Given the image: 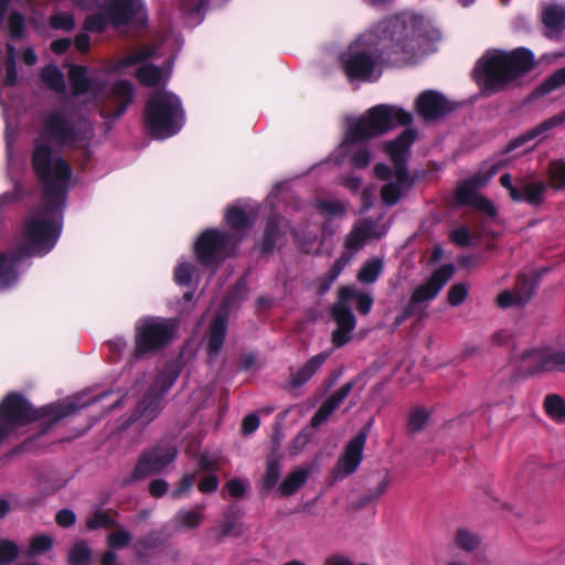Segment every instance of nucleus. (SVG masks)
<instances>
[{"instance_id": "obj_1", "label": "nucleus", "mask_w": 565, "mask_h": 565, "mask_svg": "<svg viewBox=\"0 0 565 565\" xmlns=\"http://www.w3.org/2000/svg\"><path fill=\"white\" fill-rule=\"evenodd\" d=\"M437 38L436 30L422 17L401 13L359 36L341 55V63L349 78L373 82L382 74L384 54L414 63L433 51Z\"/></svg>"}, {"instance_id": "obj_2", "label": "nucleus", "mask_w": 565, "mask_h": 565, "mask_svg": "<svg viewBox=\"0 0 565 565\" xmlns=\"http://www.w3.org/2000/svg\"><path fill=\"white\" fill-rule=\"evenodd\" d=\"M36 129L32 164L43 188L41 204L63 213L72 169L53 149L90 140L93 128L77 110L65 104L44 111Z\"/></svg>"}, {"instance_id": "obj_3", "label": "nucleus", "mask_w": 565, "mask_h": 565, "mask_svg": "<svg viewBox=\"0 0 565 565\" xmlns=\"http://www.w3.org/2000/svg\"><path fill=\"white\" fill-rule=\"evenodd\" d=\"M63 227V213L40 204L24 221L19 249L0 253V290L13 286L20 276L19 264L28 256H43L57 243Z\"/></svg>"}, {"instance_id": "obj_4", "label": "nucleus", "mask_w": 565, "mask_h": 565, "mask_svg": "<svg viewBox=\"0 0 565 565\" xmlns=\"http://www.w3.org/2000/svg\"><path fill=\"white\" fill-rule=\"evenodd\" d=\"M411 113L401 107L381 104L370 108L360 117H347L344 137L334 151V160L341 163L350 156L354 168H365L370 163V152L365 147L354 150L355 143L381 136L397 126L412 122Z\"/></svg>"}, {"instance_id": "obj_5", "label": "nucleus", "mask_w": 565, "mask_h": 565, "mask_svg": "<svg viewBox=\"0 0 565 565\" xmlns=\"http://www.w3.org/2000/svg\"><path fill=\"white\" fill-rule=\"evenodd\" d=\"M416 138L417 132L414 128L405 129L396 139L384 146L393 167L385 163H377L374 167L376 178L384 182L381 199L388 206L395 205L415 182L408 171L407 159Z\"/></svg>"}, {"instance_id": "obj_6", "label": "nucleus", "mask_w": 565, "mask_h": 565, "mask_svg": "<svg viewBox=\"0 0 565 565\" xmlns=\"http://www.w3.org/2000/svg\"><path fill=\"white\" fill-rule=\"evenodd\" d=\"M533 61V54L525 49H518L510 53L488 50L478 60L473 75L483 90L493 93L532 68Z\"/></svg>"}, {"instance_id": "obj_7", "label": "nucleus", "mask_w": 565, "mask_h": 565, "mask_svg": "<svg viewBox=\"0 0 565 565\" xmlns=\"http://www.w3.org/2000/svg\"><path fill=\"white\" fill-rule=\"evenodd\" d=\"M77 408L72 402H63L34 409L23 396L9 394L0 404V443L21 426L41 418L53 424L74 414Z\"/></svg>"}, {"instance_id": "obj_8", "label": "nucleus", "mask_w": 565, "mask_h": 565, "mask_svg": "<svg viewBox=\"0 0 565 565\" xmlns=\"http://www.w3.org/2000/svg\"><path fill=\"white\" fill-rule=\"evenodd\" d=\"M184 125L181 100L168 90H156L145 109V126L156 139H167L178 134Z\"/></svg>"}, {"instance_id": "obj_9", "label": "nucleus", "mask_w": 565, "mask_h": 565, "mask_svg": "<svg viewBox=\"0 0 565 565\" xmlns=\"http://www.w3.org/2000/svg\"><path fill=\"white\" fill-rule=\"evenodd\" d=\"M355 301L356 309L362 315H367L373 306V297L355 287L344 286L339 290L338 302L332 308V317L337 322V329L332 332V342L340 348L351 339L356 320L350 309V302Z\"/></svg>"}, {"instance_id": "obj_10", "label": "nucleus", "mask_w": 565, "mask_h": 565, "mask_svg": "<svg viewBox=\"0 0 565 565\" xmlns=\"http://www.w3.org/2000/svg\"><path fill=\"white\" fill-rule=\"evenodd\" d=\"M136 358L153 353L167 347L175 335L177 322L160 317H145L136 322Z\"/></svg>"}, {"instance_id": "obj_11", "label": "nucleus", "mask_w": 565, "mask_h": 565, "mask_svg": "<svg viewBox=\"0 0 565 565\" xmlns=\"http://www.w3.org/2000/svg\"><path fill=\"white\" fill-rule=\"evenodd\" d=\"M387 231L388 226L386 224H379V222L372 223L369 220L358 222L345 238V250L334 262L326 276L327 284L323 291L330 288L342 270L350 264L354 254L360 250L367 241L380 238L385 235Z\"/></svg>"}, {"instance_id": "obj_12", "label": "nucleus", "mask_w": 565, "mask_h": 565, "mask_svg": "<svg viewBox=\"0 0 565 565\" xmlns=\"http://www.w3.org/2000/svg\"><path fill=\"white\" fill-rule=\"evenodd\" d=\"M154 54V51L151 49H143L139 52L132 53L119 62L111 64L107 67L106 72L108 74H128L130 73V67L139 65L137 68V78L138 81L147 86L156 87L160 86L162 83H166L171 74V65L169 64L166 68H159L152 66L150 64H142L149 57Z\"/></svg>"}, {"instance_id": "obj_13", "label": "nucleus", "mask_w": 565, "mask_h": 565, "mask_svg": "<svg viewBox=\"0 0 565 565\" xmlns=\"http://www.w3.org/2000/svg\"><path fill=\"white\" fill-rule=\"evenodd\" d=\"M74 6L82 10L100 9L107 12L115 26L132 21L143 22L147 17L142 0H74Z\"/></svg>"}, {"instance_id": "obj_14", "label": "nucleus", "mask_w": 565, "mask_h": 565, "mask_svg": "<svg viewBox=\"0 0 565 565\" xmlns=\"http://www.w3.org/2000/svg\"><path fill=\"white\" fill-rule=\"evenodd\" d=\"M236 241L232 235L218 230L203 232L195 242L194 249L199 260L206 266L230 255Z\"/></svg>"}, {"instance_id": "obj_15", "label": "nucleus", "mask_w": 565, "mask_h": 565, "mask_svg": "<svg viewBox=\"0 0 565 565\" xmlns=\"http://www.w3.org/2000/svg\"><path fill=\"white\" fill-rule=\"evenodd\" d=\"M498 169L497 164H491L486 172H480L470 180L461 183L456 190V203L461 205H472L491 217L495 216L494 205L484 196L479 195L477 190L478 188L487 184L498 172Z\"/></svg>"}, {"instance_id": "obj_16", "label": "nucleus", "mask_w": 565, "mask_h": 565, "mask_svg": "<svg viewBox=\"0 0 565 565\" xmlns=\"http://www.w3.org/2000/svg\"><path fill=\"white\" fill-rule=\"evenodd\" d=\"M178 373L173 366H169L163 373L159 374L147 396L138 405L132 415V420H140L142 424L151 422L160 411L161 396L173 385Z\"/></svg>"}, {"instance_id": "obj_17", "label": "nucleus", "mask_w": 565, "mask_h": 565, "mask_svg": "<svg viewBox=\"0 0 565 565\" xmlns=\"http://www.w3.org/2000/svg\"><path fill=\"white\" fill-rule=\"evenodd\" d=\"M177 456L175 447L169 443H163L152 450L143 454L134 471L136 479L145 478L152 473H158L171 463Z\"/></svg>"}, {"instance_id": "obj_18", "label": "nucleus", "mask_w": 565, "mask_h": 565, "mask_svg": "<svg viewBox=\"0 0 565 565\" xmlns=\"http://www.w3.org/2000/svg\"><path fill=\"white\" fill-rule=\"evenodd\" d=\"M455 267L451 264L443 265L429 277V279L419 285L412 295V303L429 302L437 297L443 287L454 276Z\"/></svg>"}, {"instance_id": "obj_19", "label": "nucleus", "mask_w": 565, "mask_h": 565, "mask_svg": "<svg viewBox=\"0 0 565 565\" xmlns=\"http://www.w3.org/2000/svg\"><path fill=\"white\" fill-rule=\"evenodd\" d=\"M287 222L281 217H274L267 222L264 239L262 242L263 252H270L276 246H281L287 241V235L300 242L301 247L310 253L312 250L310 244L311 238L301 241L298 233L290 231L287 232Z\"/></svg>"}, {"instance_id": "obj_20", "label": "nucleus", "mask_w": 565, "mask_h": 565, "mask_svg": "<svg viewBox=\"0 0 565 565\" xmlns=\"http://www.w3.org/2000/svg\"><path fill=\"white\" fill-rule=\"evenodd\" d=\"M365 440L366 434L362 431L347 445L344 454L339 458L333 470L337 479H342L356 471L362 461Z\"/></svg>"}, {"instance_id": "obj_21", "label": "nucleus", "mask_w": 565, "mask_h": 565, "mask_svg": "<svg viewBox=\"0 0 565 565\" xmlns=\"http://www.w3.org/2000/svg\"><path fill=\"white\" fill-rule=\"evenodd\" d=\"M68 81L75 97L88 95L96 98L103 88V79L97 75H88L87 68L79 65H71Z\"/></svg>"}, {"instance_id": "obj_22", "label": "nucleus", "mask_w": 565, "mask_h": 565, "mask_svg": "<svg viewBox=\"0 0 565 565\" xmlns=\"http://www.w3.org/2000/svg\"><path fill=\"white\" fill-rule=\"evenodd\" d=\"M564 121L565 111L546 119L542 124L537 125L536 127L527 130L523 135L512 140L507 148V152H512L521 148V150L515 153V156H521L531 151L534 148L535 143L527 145L530 141H533L536 138H543V135L545 132L562 125Z\"/></svg>"}, {"instance_id": "obj_23", "label": "nucleus", "mask_w": 565, "mask_h": 565, "mask_svg": "<svg viewBox=\"0 0 565 565\" xmlns=\"http://www.w3.org/2000/svg\"><path fill=\"white\" fill-rule=\"evenodd\" d=\"M416 109L425 120H434L450 113L454 106L444 95L427 90L417 97Z\"/></svg>"}, {"instance_id": "obj_24", "label": "nucleus", "mask_w": 565, "mask_h": 565, "mask_svg": "<svg viewBox=\"0 0 565 565\" xmlns=\"http://www.w3.org/2000/svg\"><path fill=\"white\" fill-rule=\"evenodd\" d=\"M546 190L544 181L518 179V191H513V201L537 206L543 203Z\"/></svg>"}, {"instance_id": "obj_25", "label": "nucleus", "mask_w": 565, "mask_h": 565, "mask_svg": "<svg viewBox=\"0 0 565 565\" xmlns=\"http://www.w3.org/2000/svg\"><path fill=\"white\" fill-rule=\"evenodd\" d=\"M226 313L218 312L209 323L206 332V351L209 359L213 361L217 358L226 334Z\"/></svg>"}, {"instance_id": "obj_26", "label": "nucleus", "mask_w": 565, "mask_h": 565, "mask_svg": "<svg viewBox=\"0 0 565 565\" xmlns=\"http://www.w3.org/2000/svg\"><path fill=\"white\" fill-rule=\"evenodd\" d=\"M542 21L550 38L558 35L565 28V8L556 3L545 6Z\"/></svg>"}, {"instance_id": "obj_27", "label": "nucleus", "mask_w": 565, "mask_h": 565, "mask_svg": "<svg viewBox=\"0 0 565 565\" xmlns=\"http://www.w3.org/2000/svg\"><path fill=\"white\" fill-rule=\"evenodd\" d=\"M111 102L115 109L111 114L113 117L118 118L127 109L128 105L134 98V87L130 82L119 81L114 84L111 88Z\"/></svg>"}, {"instance_id": "obj_28", "label": "nucleus", "mask_w": 565, "mask_h": 565, "mask_svg": "<svg viewBox=\"0 0 565 565\" xmlns=\"http://www.w3.org/2000/svg\"><path fill=\"white\" fill-rule=\"evenodd\" d=\"M350 390L351 384H344L327 402H324L313 415L311 419L312 426L318 427L324 423L328 417L339 407L342 401L348 396Z\"/></svg>"}, {"instance_id": "obj_29", "label": "nucleus", "mask_w": 565, "mask_h": 565, "mask_svg": "<svg viewBox=\"0 0 565 565\" xmlns=\"http://www.w3.org/2000/svg\"><path fill=\"white\" fill-rule=\"evenodd\" d=\"M329 353L323 352L312 356L306 364L291 373L290 385L299 387L307 383L328 359Z\"/></svg>"}, {"instance_id": "obj_30", "label": "nucleus", "mask_w": 565, "mask_h": 565, "mask_svg": "<svg viewBox=\"0 0 565 565\" xmlns=\"http://www.w3.org/2000/svg\"><path fill=\"white\" fill-rule=\"evenodd\" d=\"M542 408L545 416L556 425H565V398L558 393L544 396Z\"/></svg>"}, {"instance_id": "obj_31", "label": "nucleus", "mask_w": 565, "mask_h": 565, "mask_svg": "<svg viewBox=\"0 0 565 565\" xmlns=\"http://www.w3.org/2000/svg\"><path fill=\"white\" fill-rule=\"evenodd\" d=\"M311 473V467H299L288 473L278 487L281 495L288 497L298 491Z\"/></svg>"}, {"instance_id": "obj_32", "label": "nucleus", "mask_w": 565, "mask_h": 565, "mask_svg": "<svg viewBox=\"0 0 565 565\" xmlns=\"http://www.w3.org/2000/svg\"><path fill=\"white\" fill-rule=\"evenodd\" d=\"M203 507L200 510H180L170 523L177 531H188L198 527L203 519Z\"/></svg>"}, {"instance_id": "obj_33", "label": "nucleus", "mask_w": 565, "mask_h": 565, "mask_svg": "<svg viewBox=\"0 0 565 565\" xmlns=\"http://www.w3.org/2000/svg\"><path fill=\"white\" fill-rule=\"evenodd\" d=\"M545 350H546V348L535 347V348L524 349L520 353V360L522 362V365L529 374L533 375V374L544 372L543 369L541 367V365L543 364V361L545 360Z\"/></svg>"}, {"instance_id": "obj_34", "label": "nucleus", "mask_w": 565, "mask_h": 565, "mask_svg": "<svg viewBox=\"0 0 565 565\" xmlns=\"http://www.w3.org/2000/svg\"><path fill=\"white\" fill-rule=\"evenodd\" d=\"M455 544L460 550L470 553L478 550L481 539L477 532L461 526L456 532Z\"/></svg>"}, {"instance_id": "obj_35", "label": "nucleus", "mask_w": 565, "mask_h": 565, "mask_svg": "<svg viewBox=\"0 0 565 565\" xmlns=\"http://www.w3.org/2000/svg\"><path fill=\"white\" fill-rule=\"evenodd\" d=\"M252 210L233 205L227 210L226 221L234 230L242 231L252 225Z\"/></svg>"}, {"instance_id": "obj_36", "label": "nucleus", "mask_w": 565, "mask_h": 565, "mask_svg": "<svg viewBox=\"0 0 565 565\" xmlns=\"http://www.w3.org/2000/svg\"><path fill=\"white\" fill-rule=\"evenodd\" d=\"M384 263L380 258H373L363 264L358 273V280L362 284H374L381 276Z\"/></svg>"}, {"instance_id": "obj_37", "label": "nucleus", "mask_w": 565, "mask_h": 565, "mask_svg": "<svg viewBox=\"0 0 565 565\" xmlns=\"http://www.w3.org/2000/svg\"><path fill=\"white\" fill-rule=\"evenodd\" d=\"M43 82L53 90L62 93L65 89L64 75L55 65H47L41 73Z\"/></svg>"}, {"instance_id": "obj_38", "label": "nucleus", "mask_w": 565, "mask_h": 565, "mask_svg": "<svg viewBox=\"0 0 565 565\" xmlns=\"http://www.w3.org/2000/svg\"><path fill=\"white\" fill-rule=\"evenodd\" d=\"M90 9L89 11H93ZM97 12L88 15L84 21V30L88 32H103L107 29L109 24H111L110 15L100 10L95 9Z\"/></svg>"}, {"instance_id": "obj_39", "label": "nucleus", "mask_w": 565, "mask_h": 565, "mask_svg": "<svg viewBox=\"0 0 565 565\" xmlns=\"http://www.w3.org/2000/svg\"><path fill=\"white\" fill-rule=\"evenodd\" d=\"M544 372H563L565 370V350H545V360L541 365Z\"/></svg>"}, {"instance_id": "obj_40", "label": "nucleus", "mask_w": 565, "mask_h": 565, "mask_svg": "<svg viewBox=\"0 0 565 565\" xmlns=\"http://www.w3.org/2000/svg\"><path fill=\"white\" fill-rule=\"evenodd\" d=\"M532 295V288L526 289V291L524 292H521L520 290H516L514 292L503 291L498 296L497 302L498 306L501 308H508L513 305L522 306L527 302Z\"/></svg>"}, {"instance_id": "obj_41", "label": "nucleus", "mask_w": 565, "mask_h": 565, "mask_svg": "<svg viewBox=\"0 0 565 565\" xmlns=\"http://www.w3.org/2000/svg\"><path fill=\"white\" fill-rule=\"evenodd\" d=\"M50 26L54 30L71 32L75 26V20L72 13L55 10L50 18Z\"/></svg>"}, {"instance_id": "obj_42", "label": "nucleus", "mask_w": 565, "mask_h": 565, "mask_svg": "<svg viewBox=\"0 0 565 565\" xmlns=\"http://www.w3.org/2000/svg\"><path fill=\"white\" fill-rule=\"evenodd\" d=\"M194 266L193 264L180 259L175 269H174V280L180 286H188L193 277L194 274Z\"/></svg>"}, {"instance_id": "obj_43", "label": "nucleus", "mask_w": 565, "mask_h": 565, "mask_svg": "<svg viewBox=\"0 0 565 565\" xmlns=\"http://www.w3.org/2000/svg\"><path fill=\"white\" fill-rule=\"evenodd\" d=\"M551 185L555 189L565 188V161H553L548 169Z\"/></svg>"}, {"instance_id": "obj_44", "label": "nucleus", "mask_w": 565, "mask_h": 565, "mask_svg": "<svg viewBox=\"0 0 565 565\" xmlns=\"http://www.w3.org/2000/svg\"><path fill=\"white\" fill-rule=\"evenodd\" d=\"M90 559V550L85 543L75 544L68 555L71 565H87Z\"/></svg>"}, {"instance_id": "obj_45", "label": "nucleus", "mask_w": 565, "mask_h": 565, "mask_svg": "<svg viewBox=\"0 0 565 565\" xmlns=\"http://www.w3.org/2000/svg\"><path fill=\"white\" fill-rule=\"evenodd\" d=\"M18 79L17 66H15V51L12 45L7 47V60H6V77L4 84L11 86L15 84Z\"/></svg>"}, {"instance_id": "obj_46", "label": "nucleus", "mask_w": 565, "mask_h": 565, "mask_svg": "<svg viewBox=\"0 0 565 565\" xmlns=\"http://www.w3.org/2000/svg\"><path fill=\"white\" fill-rule=\"evenodd\" d=\"M280 477V467L276 460H268L266 472L263 477V484L266 489H273L277 486Z\"/></svg>"}, {"instance_id": "obj_47", "label": "nucleus", "mask_w": 565, "mask_h": 565, "mask_svg": "<svg viewBox=\"0 0 565 565\" xmlns=\"http://www.w3.org/2000/svg\"><path fill=\"white\" fill-rule=\"evenodd\" d=\"M429 419V413L424 408H418L409 414L408 427L412 431L422 430Z\"/></svg>"}, {"instance_id": "obj_48", "label": "nucleus", "mask_w": 565, "mask_h": 565, "mask_svg": "<svg viewBox=\"0 0 565 565\" xmlns=\"http://www.w3.org/2000/svg\"><path fill=\"white\" fill-rule=\"evenodd\" d=\"M565 85V67L556 71L540 87L541 94H547L561 86Z\"/></svg>"}, {"instance_id": "obj_49", "label": "nucleus", "mask_w": 565, "mask_h": 565, "mask_svg": "<svg viewBox=\"0 0 565 565\" xmlns=\"http://www.w3.org/2000/svg\"><path fill=\"white\" fill-rule=\"evenodd\" d=\"M468 295V286L459 282L450 287L448 291V301L451 306L457 307L461 305Z\"/></svg>"}, {"instance_id": "obj_50", "label": "nucleus", "mask_w": 565, "mask_h": 565, "mask_svg": "<svg viewBox=\"0 0 565 565\" xmlns=\"http://www.w3.org/2000/svg\"><path fill=\"white\" fill-rule=\"evenodd\" d=\"M53 546V540L49 535H38L32 539L30 543V554L38 555L42 554Z\"/></svg>"}, {"instance_id": "obj_51", "label": "nucleus", "mask_w": 565, "mask_h": 565, "mask_svg": "<svg viewBox=\"0 0 565 565\" xmlns=\"http://www.w3.org/2000/svg\"><path fill=\"white\" fill-rule=\"evenodd\" d=\"M114 524V520L110 518V515L103 511L94 513V515L90 516L86 522L87 527L90 530L111 527Z\"/></svg>"}, {"instance_id": "obj_52", "label": "nucleus", "mask_w": 565, "mask_h": 565, "mask_svg": "<svg viewBox=\"0 0 565 565\" xmlns=\"http://www.w3.org/2000/svg\"><path fill=\"white\" fill-rule=\"evenodd\" d=\"M317 207L323 215L329 217L340 215L345 210L344 204L340 201H321Z\"/></svg>"}, {"instance_id": "obj_53", "label": "nucleus", "mask_w": 565, "mask_h": 565, "mask_svg": "<svg viewBox=\"0 0 565 565\" xmlns=\"http://www.w3.org/2000/svg\"><path fill=\"white\" fill-rule=\"evenodd\" d=\"M18 547L13 542L2 540L0 541V565L10 563L18 555Z\"/></svg>"}, {"instance_id": "obj_54", "label": "nucleus", "mask_w": 565, "mask_h": 565, "mask_svg": "<svg viewBox=\"0 0 565 565\" xmlns=\"http://www.w3.org/2000/svg\"><path fill=\"white\" fill-rule=\"evenodd\" d=\"M24 20L20 13L12 12L8 20V29L12 39H19L23 35Z\"/></svg>"}, {"instance_id": "obj_55", "label": "nucleus", "mask_w": 565, "mask_h": 565, "mask_svg": "<svg viewBox=\"0 0 565 565\" xmlns=\"http://www.w3.org/2000/svg\"><path fill=\"white\" fill-rule=\"evenodd\" d=\"M205 1H202L199 6H195L192 9H183L185 14V23L190 26H195L203 21V10L205 8Z\"/></svg>"}, {"instance_id": "obj_56", "label": "nucleus", "mask_w": 565, "mask_h": 565, "mask_svg": "<svg viewBox=\"0 0 565 565\" xmlns=\"http://www.w3.org/2000/svg\"><path fill=\"white\" fill-rule=\"evenodd\" d=\"M130 540H131L130 534L127 531L121 530V531L111 533L108 536V544L111 548H121V547H125L126 545H128Z\"/></svg>"}, {"instance_id": "obj_57", "label": "nucleus", "mask_w": 565, "mask_h": 565, "mask_svg": "<svg viewBox=\"0 0 565 565\" xmlns=\"http://www.w3.org/2000/svg\"><path fill=\"white\" fill-rule=\"evenodd\" d=\"M218 487V479L215 475L205 476L199 482V490L203 493L214 492Z\"/></svg>"}, {"instance_id": "obj_58", "label": "nucleus", "mask_w": 565, "mask_h": 565, "mask_svg": "<svg viewBox=\"0 0 565 565\" xmlns=\"http://www.w3.org/2000/svg\"><path fill=\"white\" fill-rule=\"evenodd\" d=\"M247 487V482L239 479L230 480L226 483V490L233 497H241L244 494Z\"/></svg>"}, {"instance_id": "obj_59", "label": "nucleus", "mask_w": 565, "mask_h": 565, "mask_svg": "<svg viewBox=\"0 0 565 565\" xmlns=\"http://www.w3.org/2000/svg\"><path fill=\"white\" fill-rule=\"evenodd\" d=\"M193 482H194V476L185 475L181 479L179 487L172 492V497L175 499L180 498L182 494H184L192 488Z\"/></svg>"}, {"instance_id": "obj_60", "label": "nucleus", "mask_w": 565, "mask_h": 565, "mask_svg": "<svg viewBox=\"0 0 565 565\" xmlns=\"http://www.w3.org/2000/svg\"><path fill=\"white\" fill-rule=\"evenodd\" d=\"M55 520L58 525L67 527L75 523L76 516L71 510H62L57 512Z\"/></svg>"}, {"instance_id": "obj_61", "label": "nucleus", "mask_w": 565, "mask_h": 565, "mask_svg": "<svg viewBox=\"0 0 565 565\" xmlns=\"http://www.w3.org/2000/svg\"><path fill=\"white\" fill-rule=\"evenodd\" d=\"M452 241L460 246H466L470 243V233L466 227H459L451 233Z\"/></svg>"}, {"instance_id": "obj_62", "label": "nucleus", "mask_w": 565, "mask_h": 565, "mask_svg": "<svg viewBox=\"0 0 565 565\" xmlns=\"http://www.w3.org/2000/svg\"><path fill=\"white\" fill-rule=\"evenodd\" d=\"M149 491L153 497H162L168 491V482L163 479L153 480L149 486Z\"/></svg>"}, {"instance_id": "obj_63", "label": "nucleus", "mask_w": 565, "mask_h": 565, "mask_svg": "<svg viewBox=\"0 0 565 565\" xmlns=\"http://www.w3.org/2000/svg\"><path fill=\"white\" fill-rule=\"evenodd\" d=\"M243 431L245 434H252L259 427V419L256 415L250 414L243 420Z\"/></svg>"}, {"instance_id": "obj_64", "label": "nucleus", "mask_w": 565, "mask_h": 565, "mask_svg": "<svg viewBox=\"0 0 565 565\" xmlns=\"http://www.w3.org/2000/svg\"><path fill=\"white\" fill-rule=\"evenodd\" d=\"M324 565H354V563L348 556L335 554V555L329 556L324 561Z\"/></svg>"}]
</instances>
